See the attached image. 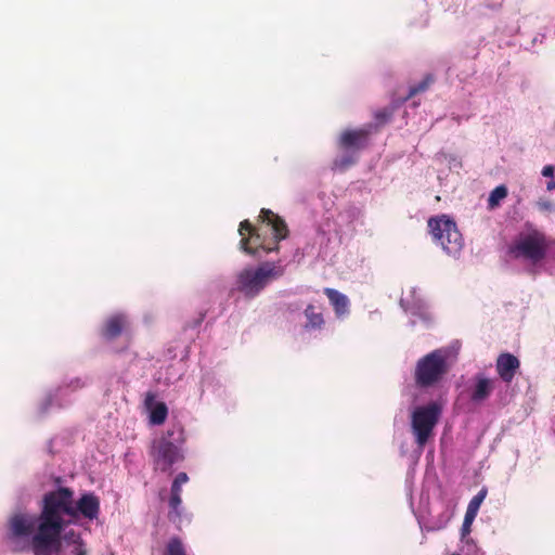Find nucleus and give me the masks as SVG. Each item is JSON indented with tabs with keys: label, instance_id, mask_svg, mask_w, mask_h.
Returning a JSON list of instances; mask_svg holds the SVG:
<instances>
[{
	"label": "nucleus",
	"instance_id": "24",
	"mask_svg": "<svg viewBox=\"0 0 555 555\" xmlns=\"http://www.w3.org/2000/svg\"><path fill=\"white\" fill-rule=\"evenodd\" d=\"M434 82L433 75L425 76L418 83L410 87L408 94L403 98V101H406L410 98H413L420 92H424L428 89V87Z\"/></svg>",
	"mask_w": 555,
	"mask_h": 555
},
{
	"label": "nucleus",
	"instance_id": "29",
	"mask_svg": "<svg viewBox=\"0 0 555 555\" xmlns=\"http://www.w3.org/2000/svg\"><path fill=\"white\" fill-rule=\"evenodd\" d=\"M182 486L172 481L170 487V495L168 502H178L179 500H182Z\"/></svg>",
	"mask_w": 555,
	"mask_h": 555
},
{
	"label": "nucleus",
	"instance_id": "21",
	"mask_svg": "<svg viewBox=\"0 0 555 555\" xmlns=\"http://www.w3.org/2000/svg\"><path fill=\"white\" fill-rule=\"evenodd\" d=\"M168 519L178 529L182 526L190 525L192 521V514L189 513L182 504V500L178 502H168Z\"/></svg>",
	"mask_w": 555,
	"mask_h": 555
},
{
	"label": "nucleus",
	"instance_id": "22",
	"mask_svg": "<svg viewBox=\"0 0 555 555\" xmlns=\"http://www.w3.org/2000/svg\"><path fill=\"white\" fill-rule=\"evenodd\" d=\"M357 162V155L354 151H347L343 155L335 158L333 168L344 171L352 166Z\"/></svg>",
	"mask_w": 555,
	"mask_h": 555
},
{
	"label": "nucleus",
	"instance_id": "27",
	"mask_svg": "<svg viewBox=\"0 0 555 555\" xmlns=\"http://www.w3.org/2000/svg\"><path fill=\"white\" fill-rule=\"evenodd\" d=\"M507 195V189L506 186L504 185H499L496 186L491 193H490V196H489V199H488V203H489V206L490 207H494L495 205H498L500 203V201H502L503 198H505Z\"/></svg>",
	"mask_w": 555,
	"mask_h": 555
},
{
	"label": "nucleus",
	"instance_id": "26",
	"mask_svg": "<svg viewBox=\"0 0 555 555\" xmlns=\"http://www.w3.org/2000/svg\"><path fill=\"white\" fill-rule=\"evenodd\" d=\"M164 555H186L184 545L180 538L173 537L168 541Z\"/></svg>",
	"mask_w": 555,
	"mask_h": 555
},
{
	"label": "nucleus",
	"instance_id": "4",
	"mask_svg": "<svg viewBox=\"0 0 555 555\" xmlns=\"http://www.w3.org/2000/svg\"><path fill=\"white\" fill-rule=\"evenodd\" d=\"M283 274L284 267L281 262L266 261L257 267L247 266L236 273L233 289L251 299Z\"/></svg>",
	"mask_w": 555,
	"mask_h": 555
},
{
	"label": "nucleus",
	"instance_id": "7",
	"mask_svg": "<svg viewBox=\"0 0 555 555\" xmlns=\"http://www.w3.org/2000/svg\"><path fill=\"white\" fill-rule=\"evenodd\" d=\"M427 227L433 242L447 256L460 259L464 248V238L454 219L448 215L434 216L428 219Z\"/></svg>",
	"mask_w": 555,
	"mask_h": 555
},
{
	"label": "nucleus",
	"instance_id": "16",
	"mask_svg": "<svg viewBox=\"0 0 555 555\" xmlns=\"http://www.w3.org/2000/svg\"><path fill=\"white\" fill-rule=\"evenodd\" d=\"M131 326V320L124 312H116L108 315L102 324L101 336L107 340H114Z\"/></svg>",
	"mask_w": 555,
	"mask_h": 555
},
{
	"label": "nucleus",
	"instance_id": "8",
	"mask_svg": "<svg viewBox=\"0 0 555 555\" xmlns=\"http://www.w3.org/2000/svg\"><path fill=\"white\" fill-rule=\"evenodd\" d=\"M92 382V376L89 374L64 378L57 387L50 389L40 400L38 414L44 415L53 409L69 406L75 400L74 395L89 387Z\"/></svg>",
	"mask_w": 555,
	"mask_h": 555
},
{
	"label": "nucleus",
	"instance_id": "15",
	"mask_svg": "<svg viewBox=\"0 0 555 555\" xmlns=\"http://www.w3.org/2000/svg\"><path fill=\"white\" fill-rule=\"evenodd\" d=\"M373 129L374 125L367 124L359 129L345 130L339 137V146L354 152L365 147Z\"/></svg>",
	"mask_w": 555,
	"mask_h": 555
},
{
	"label": "nucleus",
	"instance_id": "28",
	"mask_svg": "<svg viewBox=\"0 0 555 555\" xmlns=\"http://www.w3.org/2000/svg\"><path fill=\"white\" fill-rule=\"evenodd\" d=\"M477 515L472 514L470 512H465L464 520L462 524L461 532L462 537H465L470 532V527L475 520Z\"/></svg>",
	"mask_w": 555,
	"mask_h": 555
},
{
	"label": "nucleus",
	"instance_id": "23",
	"mask_svg": "<svg viewBox=\"0 0 555 555\" xmlns=\"http://www.w3.org/2000/svg\"><path fill=\"white\" fill-rule=\"evenodd\" d=\"M393 111H395V106L391 105V106L378 109V111H376L374 113L375 122H371L372 125H374L373 132L376 131V129L380 125H384V124H386L387 121L390 120V118H391V116L393 114Z\"/></svg>",
	"mask_w": 555,
	"mask_h": 555
},
{
	"label": "nucleus",
	"instance_id": "6",
	"mask_svg": "<svg viewBox=\"0 0 555 555\" xmlns=\"http://www.w3.org/2000/svg\"><path fill=\"white\" fill-rule=\"evenodd\" d=\"M449 357L447 348H438L421 357L413 374L416 387L428 389L438 386L449 372Z\"/></svg>",
	"mask_w": 555,
	"mask_h": 555
},
{
	"label": "nucleus",
	"instance_id": "31",
	"mask_svg": "<svg viewBox=\"0 0 555 555\" xmlns=\"http://www.w3.org/2000/svg\"><path fill=\"white\" fill-rule=\"evenodd\" d=\"M188 481H189V476L186 473H183V472L177 474V476L173 479V482H176L180 486L185 485Z\"/></svg>",
	"mask_w": 555,
	"mask_h": 555
},
{
	"label": "nucleus",
	"instance_id": "9",
	"mask_svg": "<svg viewBox=\"0 0 555 555\" xmlns=\"http://www.w3.org/2000/svg\"><path fill=\"white\" fill-rule=\"evenodd\" d=\"M442 409L438 402H429L425 405L416 406L411 413V431L417 444L418 454H421L434 436V429L440 418Z\"/></svg>",
	"mask_w": 555,
	"mask_h": 555
},
{
	"label": "nucleus",
	"instance_id": "34",
	"mask_svg": "<svg viewBox=\"0 0 555 555\" xmlns=\"http://www.w3.org/2000/svg\"><path fill=\"white\" fill-rule=\"evenodd\" d=\"M179 377H180V375L178 376V378H179ZM175 379H177V377H175V378H170V377H168V378L166 379V383H167V384H170V383H172Z\"/></svg>",
	"mask_w": 555,
	"mask_h": 555
},
{
	"label": "nucleus",
	"instance_id": "32",
	"mask_svg": "<svg viewBox=\"0 0 555 555\" xmlns=\"http://www.w3.org/2000/svg\"><path fill=\"white\" fill-rule=\"evenodd\" d=\"M541 173L545 178H553L554 177V166H552V165L544 166Z\"/></svg>",
	"mask_w": 555,
	"mask_h": 555
},
{
	"label": "nucleus",
	"instance_id": "12",
	"mask_svg": "<svg viewBox=\"0 0 555 555\" xmlns=\"http://www.w3.org/2000/svg\"><path fill=\"white\" fill-rule=\"evenodd\" d=\"M412 478H413V474L411 472H409L408 476H406L405 483H406L410 506L417 519L421 530L429 532V531H438V530L444 529L452 517V513L449 509H444L441 513H439L437 516H431L429 518H426L421 513L414 511L412 494H411V489H410V482H411Z\"/></svg>",
	"mask_w": 555,
	"mask_h": 555
},
{
	"label": "nucleus",
	"instance_id": "2",
	"mask_svg": "<svg viewBox=\"0 0 555 555\" xmlns=\"http://www.w3.org/2000/svg\"><path fill=\"white\" fill-rule=\"evenodd\" d=\"M260 218L263 225L254 229L248 220L240 223L241 248L248 255L256 256L258 249L264 253L278 250V243L287 237L288 230L286 223L272 210L262 208Z\"/></svg>",
	"mask_w": 555,
	"mask_h": 555
},
{
	"label": "nucleus",
	"instance_id": "30",
	"mask_svg": "<svg viewBox=\"0 0 555 555\" xmlns=\"http://www.w3.org/2000/svg\"><path fill=\"white\" fill-rule=\"evenodd\" d=\"M537 207L539 210L541 211H555V204L548 199H545V198H540L537 203H535Z\"/></svg>",
	"mask_w": 555,
	"mask_h": 555
},
{
	"label": "nucleus",
	"instance_id": "18",
	"mask_svg": "<svg viewBox=\"0 0 555 555\" xmlns=\"http://www.w3.org/2000/svg\"><path fill=\"white\" fill-rule=\"evenodd\" d=\"M144 408L149 412V420L152 425H162L168 416L167 405L164 402L157 401L156 395L152 391L145 395Z\"/></svg>",
	"mask_w": 555,
	"mask_h": 555
},
{
	"label": "nucleus",
	"instance_id": "3",
	"mask_svg": "<svg viewBox=\"0 0 555 555\" xmlns=\"http://www.w3.org/2000/svg\"><path fill=\"white\" fill-rule=\"evenodd\" d=\"M547 250L546 235L531 224H526V228L506 246V255L511 259L524 261L532 267H537L545 259Z\"/></svg>",
	"mask_w": 555,
	"mask_h": 555
},
{
	"label": "nucleus",
	"instance_id": "20",
	"mask_svg": "<svg viewBox=\"0 0 555 555\" xmlns=\"http://www.w3.org/2000/svg\"><path fill=\"white\" fill-rule=\"evenodd\" d=\"M324 294L328 298L337 319L343 320L350 314V300L347 295L330 287L324 288Z\"/></svg>",
	"mask_w": 555,
	"mask_h": 555
},
{
	"label": "nucleus",
	"instance_id": "10",
	"mask_svg": "<svg viewBox=\"0 0 555 555\" xmlns=\"http://www.w3.org/2000/svg\"><path fill=\"white\" fill-rule=\"evenodd\" d=\"M400 306L409 315L410 326L414 327L417 324H422L425 327H429L431 325L433 314L427 301L418 288L412 287L409 291V294L402 296L400 299Z\"/></svg>",
	"mask_w": 555,
	"mask_h": 555
},
{
	"label": "nucleus",
	"instance_id": "17",
	"mask_svg": "<svg viewBox=\"0 0 555 555\" xmlns=\"http://www.w3.org/2000/svg\"><path fill=\"white\" fill-rule=\"evenodd\" d=\"M304 317L302 327L306 332H320L325 324L323 308L320 304H307L304 308Z\"/></svg>",
	"mask_w": 555,
	"mask_h": 555
},
{
	"label": "nucleus",
	"instance_id": "5",
	"mask_svg": "<svg viewBox=\"0 0 555 555\" xmlns=\"http://www.w3.org/2000/svg\"><path fill=\"white\" fill-rule=\"evenodd\" d=\"M185 433L180 424L170 426L153 443L152 455L155 465L162 472L169 470L175 464L184 460Z\"/></svg>",
	"mask_w": 555,
	"mask_h": 555
},
{
	"label": "nucleus",
	"instance_id": "33",
	"mask_svg": "<svg viewBox=\"0 0 555 555\" xmlns=\"http://www.w3.org/2000/svg\"><path fill=\"white\" fill-rule=\"evenodd\" d=\"M546 190L547 191H555V181L551 180L546 183Z\"/></svg>",
	"mask_w": 555,
	"mask_h": 555
},
{
	"label": "nucleus",
	"instance_id": "19",
	"mask_svg": "<svg viewBox=\"0 0 555 555\" xmlns=\"http://www.w3.org/2000/svg\"><path fill=\"white\" fill-rule=\"evenodd\" d=\"M519 365L520 362L517 357L512 353H502L496 360L495 369L502 382L509 384L519 369Z\"/></svg>",
	"mask_w": 555,
	"mask_h": 555
},
{
	"label": "nucleus",
	"instance_id": "11",
	"mask_svg": "<svg viewBox=\"0 0 555 555\" xmlns=\"http://www.w3.org/2000/svg\"><path fill=\"white\" fill-rule=\"evenodd\" d=\"M496 379L483 372L476 373L466 385V393L473 406H481L496 388Z\"/></svg>",
	"mask_w": 555,
	"mask_h": 555
},
{
	"label": "nucleus",
	"instance_id": "14",
	"mask_svg": "<svg viewBox=\"0 0 555 555\" xmlns=\"http://www.w3.org/2000/svg\"><path fill=\"white\" fill-rule=\"evenodd\" d=\"M362 210L354 206H349L341 210L335 219V233L343 236L351 234L363 225Z\"/></svg>",
	"mask_w": 555,
	"mask_h": 555
},
{
	"label": "nucleus",
	"instance_id": "25",
	"mask_svg": "<svg viewBox=\"0 0 555 555\" xmlns=\"http://www.w3.org/2000/svg\"><path fill=\"white\" fill-rule=\"evenodd\" d=\"M487 488H481L477 494L473 496V499L469 501L466 512H470L472 514L477 515L478 511L480 508V505L482 504L483 500L487 496Z\"/></svg>",
	"mask_w": 555,
	"mask_h": 555
},
{
	"label": "nucleus",
	"instance_id": "1",
	"mask_svg": "<svg viewBox=\"0 0 555 555\" xmlns=\"http://www.w3.org/2000/svg\"><path fill=\"white\" fill-rule=\"evenodd\" d=\"M60 481L56 478V488L42 495L38 514L17 513L11 517L12 532L25 535L35 530L38 555H88L81 533L68 527L81 519H98L100 499L88 491L75 500L74 491L60 486Z\"/></svg>",
	"mask_w": 555,
	"mask_h": 555
},
{
	"label": "nucleus",
	"instance_id": "13",
	"mask_svg": "<svg viewBox=\"0 0 555 555\" xmlns=\"http://www.w3.org/2000/svg\"><path fill=\"white\" fill-rule=\"evenodd\" d=\"M201 400L220 402L227 399L228 389L214 372H205L201 379Z\"/></svg>",
	"mask_w": 555,
	"mask_h": 555
}]
</instances>
